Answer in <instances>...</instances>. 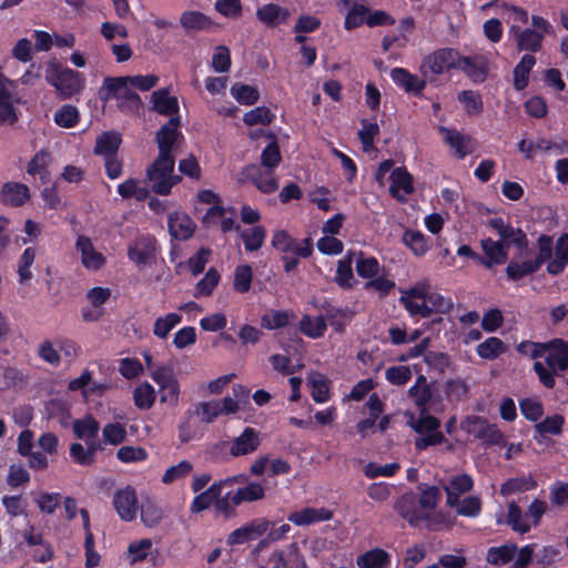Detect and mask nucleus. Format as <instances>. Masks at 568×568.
<instances>
[{
    "mask_svg": "<svg viewBox=\"0 0 568 568\" xmlns=\"http://www.w3.org/2000/svg\"><path fill=\"white\" fill-rule=\"evenodd\" d=\"M537 245L538 253L534 258L508 263L506 275L509 281H519L536 273L546 262H548L547 272L551 275H559L566 270L568 266V233L561 234L555 245L551 236L542 234L538 237Z\"/></svg>",
    "mask_w": 568,
    "mask_h": 568,
    "instance_id": "nucleus-1",
    "label": "nucleus"
},
{
    "mask_svg": "<svg viewBox=\"0 0 568 568\" xmlns=\"http://www.w3.org/2000/svg\"><path fill=\"white\" fill-rule=\"evenodd\" d=\"M272 245L275 250L283 253V270L290 273L298 265V258H307L313 254V242L310 237L297 241L285 230H280L273 234Z\"/></svg>",
    "mask_w": 568,
    "mask_h": 568,
    "instance_id": "nucleus-2",
    "label": "nucleus"
},
{
    "mask_svg": "<svg viewBox=\"0 0 568 568\" xmlns=\"http://www.w3.org/2000/svg\"><path fill=\"white\" fill-rule=\"evenodd\" d=\"M213 420V407L210 402H202L190 407L179 424V438L187 443L202 436L205 426Z\"/></svg>",
    "mask_w": 568,
    "mask_h": 568,
    "instance_id": "nucleus-3",
    "label": "nucleus"
},
{
    "mask_svg": "<svg viewBox=\"0 0 568 568\" xmlns=\"http://www.w3.org/2000/svg\"><path fill=\"white\" fill-rule=\"evenodd\" d=\"M99 95L103 101L115 99L118 108L123 112H134L141 104V98L132 91L131 84L124 77H106L99 90Z\"/></svg>",
    "mask_w": 568,
    "mask_h": 568,
    "instance_id": "nucleus-4",
    "label": "nucleus"
},
{
    "mask_svg": "<svg viewBox=\"0 0 568 568\" xmlns=\"http://www.w3.org/2000/svg\"><path fill=\"white\" fill-rule=\"evenodd\" d=\"M174 164V156L158 155L149 166L146 182L154 193L168 195L171 189L181 181V176L173 173Z\"/></svg>",
    "mask_w": 568,
    "mask_h": 568,
    "instance_id": "nucleus-5",
    "label": "nucleus"
},
{
    "mask_svg": "<svg viewBox=\"0 0 568 568\" xmlns=\"http://www.w3.org/2000/svg\"><path fill=\"white\" fill-rule=\"evenodd\" d=\"M458 50L439 48L426 54L418 67L420 75L426 77L430 84L436 83L439 75L456 70Z\"/></svg>",
    "mask_w": 568,
    "mask_h": 568,
    "instance_id": "nucleus-6",
    "label": "nucleus"
},
{
    "mask_svg": "<svg viewBox=\"0 0 568 568\" xmlns=\"http://www.w3.org/2000/svg\"><path fill=\"white\" fill-rule=\"evenodd\" d=\"M394 509L399 517L405 519L413 528L418 527L423 521L432 530H436V525L442 521L443 515H430L418 508L417 497L414 493H405L400 495L394 503Z\"/></svg>",
    "mask_w": 568,
    "mask_h": 568,
    "instance_id": "nucleus-7",
    "label": "nucleus"
},
{
    "mask_svg": "<svg viewBox=\"0 0 568 568\" xmlns=\"http://www.w3.org/2000/svg\"><path fill=\"white\" fill-rule=\"evenodd\" d=\"M45 80L55 88L63 99L72 97L82 89L79 73L61 67L54 60L48 62Z\"/></svg>",
    "mask_w": 568,
    "mask_h": 568,
    "instance_id": "nucleus-8",
    "label": "nucleus"
},
{
    "mask_svg": "<svg viewBox=\"0 0 568 568\" xmlns=\"http://www.w3.org/2000/svg\"><path fill=\"white\" fill-rule=\"evenodd\" d=\"M237 181L254 185L263 194H272L278 190L276 173L257 163L243 166L237 174Z\"/></svg>",
    "mask_w": 568,
    "mask_h": 568,
    "instance_id": "nucleus-9",
    "label": "nucleus"
},
{
    "mask_svg": "<svg viewBox=\"0 0 568 568\" xmlns=\"http://www.w3.org/2000/svg\"><path fill=\"white\" fill-rule=\"evenodd\" d=\"M221 488L215 484V510L223 511L226 516L234 511V508L244 501H256L264 497V487L260 483H250L240 487L230 496L219 498Z\"/></svg>",
    "mask_w": 568,
    "mask_h": 568,
    "instance_id": "nucleus-10",
    "label": "nucleus"
},
{
    "mask_svg": "<svg viewBox=\"0 0 568 568\" xmlns=\"http://www.w3.org/2000/svg\"><path fill=\"white\" fill-rule=\"evenodd\" d=\"M488 225L499 235L500 240L498 241L504 242L507 251L511 245L520 252L527 250L528 239L521 229L514 227L510 223L505 222L503 217L490 219Z\"/></svg>",
    "mask_w": 568,
    "mask_h": 568,
    "instance_id": "nucleus-11",
    "label": "nucleus"
},
{
    "mask_svg": "<svg viewBox=\"0 0 568 568\" xmlns=\"http://www.w3.org/2000/svg\"><path fill=\"white\" fill-rule=\"evenodd\" d=\"M389 77L397 88L416 98L423 97L424 90L429 83L426 77H418L402 67L393 68Z\"/></svg>",
    "mask_w": 568,
    "mask_h": 568,
    "instance_id": "nucleus-12",
    "label": "nucleus"
},
{
    "mask_svg": "<svg viewBox=\"0 0 568 568\" xmlns=\"http://www.w3.org/2000/svg\"><path fill=\"white\" fill-rule=\"evenodd\" d=\"M272 521L266 518H255L250 523L234 529L226 538V544L231 547L243 545L248 541L255 540L266 534L271 527Z\"/></svg>",
    "mask_w": 568,
    "mask_h": 568,
    "instance_id": "nucleus-13",
    "label": "nucleus"
},
{
    "mask_svg": "<svg viewBox=\"0 0 568 568\" xmlns=\"http://www.w3.org/2000/svg\"><path fill=\"white\" fill-rule=\"evenodd\" d=\"M180 125V116H171L169 121L156 132L155 141L159 148V155L173 156L172 151L174 146L183 139V135L179 130Z\"/></svg>",
    "mask_w": 568,
    "mask_h": 568,
    "instance_id": "nucleus-14",
    "label": "nucleus"
},
{
    "mask_svg": "<svg viewBox=\"0 0 568 568\" xmlns=\"http://www.w3.org/2000/svg\"><path fill=\"white\" fill-rule=\"evenodd\" d=\"M467 423L476 427L468 429V433L475 435L486 446H495L504 444V434L496 424H490L487 418L478 415L467 417Z\"/></svg>",
    "mask_w": 568,
    "mask_h": 568,
    "instance_id": "nucleus-15",
    "label": "nucleus"
},
{
    "mask_svg": "<svg viewBox=\"0 0 568 568\" xmlns=\"http://www.w3.org/2000/svg\"><path fill=\"white\" fill-rule=\"evenodd\" d=\"M427 287L428 286H410L407 291L400 290V292L405 294V296L402 297V302L412 316L426 318L434 313V308L427 304Z\"/></svg>",
    "mask_w": 568,
    "mask_h": 568,
    "instance_id": "nucleus-16",
    "label": "nucleus"
},
{
    "mask_svg": "<svg viewBox=\"0 0 568 568\" xmlns=\"http://www.w3.org/2000/svg\"><path fill=\"white\" fill-rule=\"evenodd\" d=\"M113 507L120 518L124 521H132L138 513V497L134 488L126 486L119 489L112 500Z\"/></svg>",
    "mask_w": 568,
    "mask_h": 568,
    "instance_id": "nucleus-17",
    "label": "nucleus"
},
{
    "mask_svg": "<svg viewBox=\"0 0 568 568\" xmlns=\"http://www.w3.org/2000/svg\"><path fill=\"white\" fill-rule=\"evenodd\" d=\"M355 270L359 277L367 280L365 284H395L393 281L377 277L379 273V262L374 256H367L362 251L355 254Z\"/></svg>",
    "mask_w": 568,
    "mask_h": 568,
    "instance_id": "nucleus-18",
    "label": "nucleus"
},
{
    "mask_svg": "<svg viewBox=\"0 0 568 568\" xmlns=\"http://www.w3.org/2000/svg\"><path fill=\"white\" fill-rule=\"evenodd\" d=\"M168 227L172 239L186 241L195 232L196 224L183 211H174L168 215Z\"/></svg>",
    "mask_w": 568,
    "mask_h": 568,
    "instance_id": "nucleus-19",
    "label": "nucleus"
},
{
    "mask_svg": "<svg viewBox=\"0 0 568 568\" xmlns=\"http://www.w3.org/2000/svg\"><path fill=\"white\" fill-rule=\"evenodd\" d=\"M480 245L484 255L479 257V264L491 270L496 265H503L507 262L508 251L506 250L504 242L494 241L490 237L483 239Z\"/></svg>",
    "mask_w": 568,
    "mask_h": 568,
    "instance_id": "nucleus-20",
    "label": "nucleus"
},
{
    "mask_svg": "<svg viewBox=\"0 0 568 568\" xmlns=\"http://www.w3.org/2000/svg\"><path fill=\"white\" fill-rule=\"evenodd\" d=\"M260 445V432L253 427H245L244 430L232 440L230 454L233 457L250 455L256 452Z\"/></svg>",
    "mask_w": 568,
    "mask_h": 568,
    "instance_id": "nucleus-21",
    "label": "nucleus"
},
{
    "mask_svg": "<svg viewBox=\"0 0 568 568\" xmlns=\"http://www.w3.org/2000/svg\"><path fill=\"white\" fill-rule=\"evenodd\" d=\"M474 488L473 477L468 474H458L449 478L448 483L444 485L446 493V504L449 507H455L459 504L462 495L469 493Z\"/></svg>",
    "mask_w": 568,
    "mask_h": 568,
    "instance_id": "nucleus-22",
    "label": "nucleus"
},
{
    "mask_svg": "<svg viewBox=\"0 0 568 568\" xmlns=\"http://www.w3.org/2000/svg\"><path fill=\"white\" fill-rule=\"evenodd\" d=\"M333 516V511L325 507H305L301 510L290 513L287 519L296 526H308L316 523L328 521Z\"/></svg>",
    "mask_w": 568,
    "mask_h": 568,
    "instance_id": "nucleus-23",
    "label": "nucleus"
},
{
    "mask_svg": "<svg viewBox=\"0 0 568 568\" xmlns=\"http://www.w3.org/2000/svg\"><path fill=\"white\" fill-rule=\"evenodd\" d=\"M438 131L443 134L444 142L454 150V156L463 160L473 152V148L469 146L471 142L470 136H466L456 129H448L446 126H439Z\"/></svg>",
    "mask_w": 568,
    "mask_h": 568,
    "instance_id": "nucleus-24",
    "label": "nucleus"
},
{
    "mask_svg": "<svg viewBox=\"0 0 568 568\" xmlns=\"http://www.w3.org/2000/svg\"><path fill=\"white\" fill-rule=\"evenodd\" d=\"M548 354L545 362L551 371H567L568 367V342L555 338L547 343Z\"/></svg>",
    "mask_w": 568,
    "mask_h": 568,
    "instance_id": "nucleus-25",
    "label": "nucleus"
},
{
    "mask_svg": "<svg viewBox=\"0 0 568 568\" xmlns=\"http://www.w3.org/2000/svg\"><path fill=\"white\" fill-rule=\"evenodd\" d=\"M390 195L399 201H404L405 196L399 194L403 191L404 194L409 195L414 192V181L412 174L405 168H395L389 175Z\"/></svg>",
    "mask_w": 568,
    "mask_h": 568,
    "instance_id": "nucleus-26",
    "label": "nucleus"
},
{
    "mask_svg": "<svg viewBox=\"0 0 568 568\" xmlns=\"http://www.w3.org/2000/svg\"><path fill=\"white\" fill-rule=\"evenodd\" d=\"M129 257L136 264L146 265L155 258V240L150 236L139 237L129 247Z\"/></svg>",
    "mask_w": 568,
    "mask_h": 568,
    "instance_id": "nucleus-27",
    "label": "nucleus"
},
{
    "mask_svg": "<svg viewBox=\"0 0 568 568\" xmlns=\"http://www.w3.org/2000/svg\"><path fill=\"white\" fill-rule=\"evenodd\" d=\"M273 559L280 568H308L297 542H292L285 550L275 551Z\"/></svg>",
    "mask_w": 568,
    "mask_h": 568,
    "instance_id": "nucleus-28",
    "label": "nucleus"
},
{
    "mask_svg": "<svg viewBox=\"0 0 568 568\" xmlns=\"http://www.w3.org/2000/svg\"><path fill=\"white\" fill-rule=\"evenodd\" d=\"M288 17V9L276 3H266L256 10L257 20L267 28H275L284 23Z\"/></svg>",
    "mask_w": 568,
    "mask_h": 568,
    "instance_id": "nucleus-29",
    "label": "nucleus"
},
{
    "mask_svg": "<svg viewBox=\"0 0 568 568\" xmlns=\"http://www.w3.org/2000/svg\"><path fill=\"white\" fill-rule=\"evenodd\" d=\"M325 321L336 333H344L355 316V312L349 307H336L327 305L324 307Z\"/></svg>",
    "mask_w": 568,
    "mask_h": 568,
    "instance_id": "nucleus-30",
    "label": "nucleus"
},
{
    "mask_svg": "<svg viewBox=\"0 0 568 568\" xmlns=\"http://www.w3.org/2000/svg\"><path fill=\"white\" fill-rule=\"evenodd\" d=\"M342 3L349 7L344 20L345 30L352 31L366 23V18L369 13V8L367 6L359 3L357 0H342Z\"/></svg>",
    "mask_w": 568,
    "mask_h": 568,
    "instance_id": "nucleus-31",
    "label": "nucleus"
},
{
    "mask_svg": "<svg viewBox=\"0 0 568 568\" xmlns=\"http://www.w3.org/2000/svg\"><path fill=\"white\" fill-rule=\"evenodd\" d=\"M29 196V187L18 182L4 183L0 192L1 201L14 207L21 206Z\"/></svg>",
    "mask_w": 568,
    "mask_h": 568,
    "instance_id": "nucleus-32",
    "label": "nucleus"
},
{
    "mask_svg": "<svg viewBox=\"0 0 568 568\" xmlns=\"http://www.w3.org/2000/svg\"><path fill=\"white\" fill-rule=\"evenodd\" d=\"M565 425V417L560 414L547 416L541 422L535 424V434L532 438L538 443L542 444L544 438L547 434L560 435Z\"/></svg>",
    "mask_w": 568,
    "mask_h": 568,
    "instance_id": "nucleus-33",
    "label": "nucleus"
},
{
    "mask_svg": "<svg viewBox=\"0 0 568 568\" xmlns=\"http://www.w3.org/2000/svg\"><path fill=\"white\" fill-rule=\"evenodd\" d=\"M153 110L160 114L176 116L179 103L175 97H170L169 88H162L152 93Z\"/></svg>",
    "mask_w": 568,
    "mask_h": 568,
    "instance_id": "nucleus-34",
    "label": "nucleus"
},
{
    "mask_svg": "<svg viewBox=\"0 0 568 568\" xmlns=\"http://www.w3.org/2000/svg\"><path fill=\"white\" fill-rule=\"evenodd\" d=\"M77 248L81 252V260L85 267L97 270L104 263L103 255L95 251L89 237L79 236Z\"/></svg>",
    "mask_w": 568,
    "mask_h": 568,
    "instance_id": "nucleus-35",
    "label": "nucleus"
},
{
    "mask_svg": "<svg viewBox=\"0 0 568 568\" xmlns=\"http://www.w3.org/2000/svg\"><path fill=\"white\" fill-rule=\"evenodd\" d=\"M408 396L418 409L428 408V404L433 397V390L424 375H418L415 384L409 387Z\"/></svg>",
    "mask_w": 568,
    "mask_h": 568,
    "instance_id": "nucleus-36",
    "label": "nucleus"
},
{
    "mask_svg": "<svg viewBox=\"0 0 568 568\" xmlns=\"http://www.w3.org/2000/svg\"><path fill=\"white\" fill-rule=\"evenodd\" d=\"M536 64V58L532 54H524L513 71L514 88L516 91H523L528 87L529 74Z\"/></svg>",
    "mask_w": 568,
    "mask_h": 568,
    "instance_id": "nucleus-37",
    "label": "nucleus"
},
{
    "mask_svg": "<svg viewBox=\"0 0 568 568\" xmlns=\"http://www.w3.org/2000/svg\"><path fill=\"white\" fill-rule=\"evenodd\" d=\"M515 40L519 51L535 53L542 47L544 34L535 29L526 28L517 32Z\"/></svg>",
    "mask_w": 568,
    "mask_h": 568,
    "instance_id": "nucleus-38",
    "label": "nucleus"
},
{
    "mask_svg": "<svg viewBox=\"0 0 568 568\" xmlns=\"http://www.w3.org/2000/svg\"><path fill=\"white\" fill-rule=\"evenodd\" d=\"M456 70L463 71L473 82L483 83L487 78V69L478 64L474 58L462 55L458 52Z\"/></svg>",
    "mask_w": 568,
    "mask_h": 568,
    "instance_id": "nucleus-39",
    "label": "nucleus"
},
{
    "mask_svg": "<svg viewBox=\"0 0 568 568\" xmlns=\"http://www.w3.org/2000/svg\"><path fill=\"white\" fill-rule=\"evenodd\" d=\"M180 23L186 32H199L209 30L212 20L209 16L200 11H184L180 17Z\"/></svg>",
    "mask_w": 568,
    "mask_h": 568,
    "instance_id": "nucleus-40",
    "label": "nucleus"
},
{
    "mask_svg": "<svg viewBox=\"0 0 568 568\" xmlns=\"http://www.w3.org/2000/svg\"><path fill=\"white\" fill-rule=\"evenodd\" d=\"M326 328L327 323L323 316L312 317L308 314H304L298 322L300 332L313 339L323 337Z\"/></svg>",
    "mask_w": 568,
    "mask_h": 568,
    "instance_id": "nucleus-41",
    "label": "nucleus"
},
{
    "mask_svg": "<svg viewBox=\"0 0 568 568\" xmlns=\"http://www.w3.org/2000/svg\"><path fill=\"white\" fill-rule=\"evenodd\" d=\"M538 486L537 480L531 476H521L509 478L500 485V494L510 496L535 489Z\"/></svg>",
    "mask_w": 568,
    "mask_h": 568,
    "instance_id": "nucleus-42",
    "label": "nucleus"
},
{
    "mask_svg": "<svg viewBox=\"0 0 568 568\" xmlns=\"http://www.w3.org/2000/svg\"><path fill=\"white\" fill-rule=\"evenodd\" d=\"M390 556L381 548L371 549L357 558L358 568H386L389 565Z\"/></svg>",
    "mask_w": 568,
    "mask_h": 568,
    "instance_id": "nucleus-43",
    "label": "nucleus"
},
{
    "mask_svg": "<svg viewBox=\"0 0 568 568\" xmlns=\"http://www.w3.org/2000/svg\"><path fill=\"white\" fill-rule=\"evenodd\" d=\"M281 162L282 154L277 138L275 134H270V141L261 153L258 164L275 172Z\"/></svg>",
    "mask_w": 568,
    "mask_h": 568,
    "instance_id": "nucleus-44",
    "label": "nucleus"
},
{
    "mask_svg": "<svg viewBox=\"0 0 568 568\" xmlns=\"http://www.w3.org/2000/svg\"><path fill=\"white\" fill-rule=\"evenodd\" d=\"M402 242L416 256H424L429 250L427 237L418 230L408 229L404 231Z\"/></svg>",
    "mask_w": 568,
    "mask_h": 568,
    "instance_id": "nucleus-45",
    "label": "nucleus"
},
{
    "mask_svg": "<svg viewBox=\"0 0 568 568\" xmlns=\"http://www.w3.org/2000/svg\"><path fill=\"white\" fill-rule=\"evenodd\" d=\"M517 552L516 544H506L499 547H490L487 550L486 560L495 566L507 565Z\"/></svg>",
    "mask_w": 568,
    "mask_h": 568,
    "instance_id": "nucleus-46",
    "label": "nucleus"
},
{
    "mask_svg": "<svg viewBox=\"0 0 568 568\" xmlns=\"http://www.w3.org/2000/svg\"><path fill=\"white\" fill-rule=\"evenodd\" d=\"M506 352L505 343L495 336L488 337L476 347L477 355L483 359L493 361Z\"/></svg>",
    "mask_w": 568,
    "mask_h": 568,
    "instance_id": "nucleus-47",
    "label": "nucleus"
},
{
    "mask_svg": "<svg viewBox=\"0 0 568 568\" xmlns=\"http://www.w3.org/2000/svg\"><path fill=\"white\" fill-rule=\"evenodd\" d=\"M521 508L515 503L510 501L507 506L506 524L511 530L519 534H527L531 529V525L524 519Z\"/></svg>",
    "mask_w": 568,
    "mask_h": 568,
    "instance_id": "nucleus-48",
    "label": "nucleus"
},
{
    "mask_svg": "<svg viewBox=\"0 0 568 568\" xmlns=\"http://www.w3.org/2000/svg\"><path fill=\"white\" fill-rule=\"evenodd\" d=\"M133 400L139 409H150L156 400L154 387L149 382L140 384L133 390Z\"/></svg>",
    "mask_w": 568,
    "mask_h": 568,
    "instance_id": "nucleus-49",
    "label": "nucleus"
},
{
    "mask_svg": "<svg viewBox=\"0 0 568 568\" xmlns=\"http://www.w3.org/2000/svg\"><path fill=\"white\" fill-rule=\"evenodd\" d=\"M99 430V422L90 414L73 423V433L80 439L98 437Z\"/></svg>",
    "mask_w": 568,
    "mask_h": 568,
    "instance_id": "nucleus-50",
    "label": "nucleus"
},
{
    "mask_svg": "<svg viewBox=\"0 0 568 568\" xmlns=\"http://www.w3.org/2000/svg\"><path fill=\"white\" fill-rule=\"evenodd\" d=\"M241 237L243 240L245 250L247 252H255L262 247L266 237V230L262 225H256L244 230L241 234Z\"/></svg>",
    "mask_w": 568,
    "mask_h": 568,
    "instance_id": "nucleus-51",
    "label": "nucleus"
},
{
    "mask_svg": "<svg viewBox=\"0 0 568 568\" xmlns=\"http://www.w3.org/2000/svg\"><path fill=\"white\" fill-rule=\"evenodd\" d=\"M182 315L179 313H169L165 316L158 317L153 325V334L164 339L168 337L170 332L181 323Z\"/></svg>",
    "mask_w": 568,
    "mask_h": 568,
    "instance_id": "nucleus-52",
    "label": "nucleus"
},
{
    "mask_svg": "<svg viewBox=\"0 0 568 568\" xmlns=\"http://www.w3.org/2000/svg\"><path fill=\"white\" fill-rule=\"evenodd\" d=\"M231 94L240 104L243 105H252L260 99V93L256 88L242 83H235L231 88Z\"/></svg>",
    "mask_w": 568,
    "mask_h": 568,
    "instance_id": "nucleus-53",
    "label": "nucleus"
},
{
    "mask_svg": "<svg viewBox=\"0 0 568 568\" xmlns=\"http://www.w3.org/2000/svg\"><path fill=\"white\" fill-rule=\"evenodd\" d=\"M419 410V417L416 422L410 423V427L417 434L429 433L438 430L440 428V420L428 413V408H422Z\"/></svg>",
    "mask_w": 568,
    "mask_h": 568,
    "instance_id": "nucleus-54",
    "label": "nucleus"
},
{
    "mask_svg": "<svg viewBox=\"0 0 568 568\" xmlns=\"http://www.w3.org/2000/svg\"><path fill=\"white\" fill-rule=\"evenodd\" d=\"M121 139L118 133H103L100 138H98L94 151L97 154L111 156L118 151Z\"/></svg>",
    "mask_w": 568,
    "mask_h": 568,
    "instance_id": "nucleus-55",
    "label": "nucleus"
},
{
    "mask_svg": "<svg viewBox=\"0 0 568 568\" xmlns=\"http://www.w3.org/2000/svg\"><path fill=\"white\" fill-rule=\"evenodd\" d=\"M126 428L120 423H108L102 428V437L104 444L118 446L126 439Z\"/></svg>",
    "mask_w": 568,
    "mask_h": 568,
    "instance_id": "nucleus-56",
    "label": "nucleus"
},
{
    "mask_svg": "<svg viewBox=\"0 0 568 568\" xmlns=\"http://www.w3.org/2000/svg\"><path fill=\"white\" fill-rule=\"evenodd\" d=\"M519 408L521 415L529 422L538 423L544 415L542 404L531 397H525L519 400Z\"/></svg>",
    "mask_w": 568,
    "mask_h": 568,
    "instance_id": "nucleus-57",
    "label": "nucleus"
},
{
    "mask_svg": "<svg viewBox=\"0 0 568 568\" xmlns=\"http://www.w3.org/2000/svg\"><path fill=\"white\" fill-rule=\"evenodd\" d=\"M293 313L287 311H272L270 314H264L261 318L262 327L266 329L283 328L290 324Z\"/></svg>",
    "mask_w": 568,
    "mask_h": 568,
    "instance_id": "nucleus-58",
    "label": "nucleus"
},
{
    "mask_svg": "<svg viewBox=\"0 0 568 568\" xmlns=\"http://www.w3.org/2000/svg\"><path fill=\"white\" fill-rule=\"evenodd\" d=\"M549 501L557 508H568V481L555 480L549 487Z\"/></svg>",
    "mask_w": 568,
    "mask_h": 568,
    "instance_id": "nucleus-59",
    "label": "nucleus"
},
{
    "mask_svg": "<svg viewBox=\"0 0 568 568\" xmlns=\"http://www.w3.org/2000/svg\"><path fill=\"white\" fill-rule=\"evenodd\" d=\"M274 119L275 115L267 106H256L244 114L243 121L250 126L256 124L268 125Z\"/></svg>",
    "mask_w": 568,
    "mask_h": 568,
    "instance_id": "nucleus-60",
    "label": "nucleus"
},
{
    "mask_svg": "<svg viewBox=\"0 0 568 568\" xmlns=\"http://www.w3.org/2000/svg\"><path fill=\"white\" fill-rule=\"evenodd\" d=\"M400 469V465L398 463H389L386 465H379L377 463H368L364 467V475L367 478H377L379 476L384 477H393Z\"/></svg>",
    "mask_w": 568,
    "mask_h": 568,
    "instance_id": "nucleus-61",
    "label": "nucleus"
},
{
    "mask_svg": "<svg viewBox=\"0 0 568 568\" xmlns=\"http://www.w3.org/2000/svg\"><path fill=\"white\" fill-rule=\"evenodd\" d=\"M442 499L440 489L437 486H427L417 498L418 506L423 511L435 509Z\"/></svg>",
    "mask_w": 568,
    "mask_h": 568,
    "instance_id": "nucleus-62",
    "label": "nucleus"
},
{
    "mask_svg": "<svg viewBox=\"0 0 568 568\" xmlns=\"http://www.w3.org/2000/svg\"><path fill=\"white\" fill-rule=\"evenodd\" d=\"M458 101L464 104L468 114H478L483 111L481 95L473 90H464L458 94Z\"/></svg>",
    "mask_w": 568,
    "mask_h": 568,
    "instance_id": "nucleus-63",
    "label": "nucleus"
},
{
    "mask_svg": "<svg viewBox=\"0 0 568 568\" xmlns=\"http://www.w3.org/2000/svg\"><path fill=\"white\" fill-rule=\"evenodd\" d=\"M116 457L124 464L144 462L148 452L143 447L122 446L116 452Z\"/></svg>",
    "mask_w": 568,
    "mask_h": 568,
    "instance_id": "nucleus-64",
    "label": "nucleus"
}]
</instances>
